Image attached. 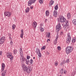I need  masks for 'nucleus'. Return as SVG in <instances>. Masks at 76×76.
Masks as SVG:
<instances>
[{
    "instance_id": "f257e3e1",
    "label": "nucleus",
    "mask_w": 76,
    "mask_h": 76,
    "mask_svg": "<svg viewBox=\"0 0 76 76\" xmlns=\"http://www.w3.org/2000/svg\"><path fill=\"white\" fill-rule=\"evenodd\" d=\"M57 19L59 22H65L66 25H63V28L64 29H65V30L67 29L66 27L67 28H69V22L63 16L61 15L59 16V18H58Z\"/></svg>"
},
{
    "instance_id": "f03ea898",
    "label": "nucleus",
    "mask_w": 76,
    "mask_h": 76,
    "mask_svg": "<svg viewBox=\"0 0 76 76\" xmlns=\"http://www.w3.org/2000/svg\"><path fill=\"white\" fill-rule=\"evenodd\" d=\"M73 48L72 46H67L65 49V51L67 54H69L73 51Z\"/></svg>"
},
{
    "instance_id": "7ed1b4c3",
    "label": "nucleus",
    "mask_w": 76,
    "mask_h": 76,
    "mask_svg": "<svg viewBox=\"0 0 76 76\" xmlns=\"http://www.w3.org/2000/svg\"><path fill=\"white\" fill-rule=\"evenodd\" d=\"M22 68L23 70L25 72L26 71V72L27 73H30L31 72V69L29 67H23Z\"/></svg>"
},
{
    "instance_id": "20e7f679",
    "label": "nucleus",
    "mask_w": 76,
    "mask_h": 76,
    "mask_svg": "<svg viewBox=\"0 0 76 76\" xmlns=\"http://www.w3.org/2000/svg\"><path fill=\"white\" fill-rule=\"evenodd\" d=\"M68 37L66 38V42L67 44H70L71 42V37H70V34L68 33L67 34Z\"/></svg>"
},
{
    "instance_id": "39448f33",
    "label": "nucleus",
    "mask_w": 76,
    "mask_h": 76,
    "mask_svg": "<svg viewBox=\"0 0 76 76\" xmlns=\"http://www.w3.org/2000/svg\"><path fill=\"white\" fill-rule=\"evenodd\" d=\"M56 32H59V31H60L61 29V26L60 23H58L56 26Z\"/></svg>"
},
{
    "instance_id": "423d86ee",
    "label": "nucleus",
    "mask_w": 76,
    "mask_h": 76,
    "mask_svg": "<svg viewBox=\"0 0 76 76\" xmlns=\"http://www.w3.org/2000/svg\"><path fill=\"white\" fill-rule=\"evenodd\" d=\"M7 56L8 58H9L10 60H12L13 59V56L12 55V53L10 52L7 53Z\"/></svg>"
},
{
    "instance_id": "0eeeda50",
    "label": "nucleus",
    "mask_w": 76,
    "mask_h": 76,
    "mask_svg": "<svg viewBox=\"0 0 76 76\" xmlns=\"http://www.w3.org/2000/svg\"><path fill=\"white\" fill-rule=\"evenodd\" d=\"M6 41V38L4 36H3L0 38V44H3Z\"/></svg>"
},
{
    "instance_id": "6e6552de",
    "label": "nucleus",
    "mask_w": 76,
    "mask_h": 76,
    "mask_svg": "<svg viewBox=\"0 0 76 76\" xmlns=\"http://www.w3.org/2000/svg\"><path fill=\"white\" fill-rule=\"evenodd\" d=\"M4 15L7 17H10L12 15V13L6 11L4 12Z\"/></svg>"
},
{
    "instance_id": "1a4fd4ad",
    "label": "nucleus",
    "mask_w": 76,
    "mask_h": 76,
    "mask_svg": "<svg viewBox=\"0 0 76 76\" xmlns=\"http://www.w3.org/2000/svg\"><path fill=\"white\" fill-rule=\"evenodd\" d=\"M37 0H29V1H28V6H31V4L33 3H34Z\"/></svg>"
},
{
    "instance_id": "9d476101",
    "label": "nucleus",
    "mask_w": 76,
    "mask_h": 76,
    "mask_svg": "<svg viewBox=\"0 0 76 76\" xmlns=\"http://www.w3.org/2000/svg\"><path fill=\"white\" fill-rule=\"evenodd\" d=\"M32 26L34 29H35L36 26H37V23L36 21H34L32 23Z\"/></svg>"
},
{
    "instance_id": "9b49d317",
    "label": "nucleus",
    "mask_w": 76,
    "mask_h": 76,
    "mask_svg": "<svg viewBox=\"0 0 76 76\" xmlns=\"http://www.w3.org/2000/svg\"><path fill=\"white\" fill-rule=\"evenodd\" d=\"M53 15L54 17H57V11L56 10H54Z\"/></svg>"
},
{
    "instance_id": "f8f14e48",
    "label": "nucleus",
    "mask_w": 76,
    "mask_h": 76,
    "mask_svg": "<svg viewBox=\"0 0 76 76\" xmlns=\"http://www.w3.org/2000/svg\"><path fill=\"white\" fill-rule=\"evenodd\" d=\"M21 33L20 34V37L21 38H23V29H22L21 30Z\"/></svg>"
},
{
    "instance_id": "ddd939ff",
    "label": "nucleus",
    "mask_w": 76,
    "mask_h": 76,
    "mask_svg": "<svg viewBox=\"0 0 76 76\" xmlns=\"http://www.w3.org/2000/svg\"><path fill=\"white\" fill-rule=\"evenodd\" d=\"M46 16H49V15L50 14V12H49V11L47 10L45 12Z\"/></svg>"
},
{
    "instance_id": "4468645a",
    "label": "nucleus",
    "mask_w": 76,
    "mask_h": 76,
    "mask_svg": "<svg viewBox=\"0 0 76 76\" xmlns=\"http://www.w3.org/2000/svg\"><path fill=\"white\" fill-rule=\"evenodd\" d=\"M70 17H71V15L70 13H68L67 14V18L68 19H70Z\"/></svg>"
},
{
    "instance_id": "2eb2a0df",
    "label": "nucleus",
    "mask_w": 76,
    "mask_h": 76,
    "mask_svg": "<svg viewBox=\"0 0 76 76\" xmlns=\"http://www.w3.org/2000/svg\"><path fill=\"white\" fill-rule=\"evenodd\" d=\"M72 23L73 25H76V19H74L72 21Z\"/></svg>"
},
{
    "instance_id": "dca6fc26",
    "label": "nucleus",
    "mask_w": 76,
    "mask_h": 76,
    "mask_svg": "<svg viewBox=\"0 0 76 76\" xmlns=\"http://www.w3.org/2000/svg\"><path fill=\"white\" fill-rule=\"evenodd\" d=\"M76 38L75 37L73 38L72 39V43H75V42H76Z\"/></svg>"
},
{
    "instance_id": "f3484780",
    "label": "nucleus",
    "mask_w": 76,
    "mask_h": 76,
    "mask_svg": "<svg viewBox=\"0 0 76 76\" xmlns=\"http://www.w3.org/2000/svg\"><path fill=\"white\" fill-rule=\"evenodd\" d=\"M58 32H56L57 35L56 37V39H55L56 40H58V37H59V36L58 35Z\"/></svg>"
},
{
    "instance_id": "a211bd4d",
    "label": "nucleus",
    "mask_w": 76,
    "mask_h": 76,
    "mask_svg": "<svg viewBox=\"0 0 76 76\" xmlns=\"http://www.w3.org/2000/svg\"><path fill=\"white\" fill-rule=\"evenodd\" d=\"M58 4H57L55 6L54 9L55 10H54L57 11V10L58 9Z\"/></svg>"
},
{
    "instance_id": "6ab92c4d",
    "label": "nucleus",
    "mask_w": 76,
    "mask_h": 76,
    "mask_svg": "<svg viewBox=\"0 0 76 76\" xmlns=\"http://www.w3.org/2000/svg\"><path fill=\"white\" fill-rule=\"evenodd\" d=\"M29 9L30 8L28 7H27V8L26 9V10H25V12L26 13L29 12Z\"/></svg>"
},
{
    "instance_id": "aec40b11",
    "label": "nucleus",
    "mask_w": 76,
    "mask_h": 76,
    "mask_svg": "<svg viewBox=\"0 0 76 76\" xmlns=\"http://www.w3.org/2000/svg\"><path fill=\"white\" fill-rule=\"evenodd\" d=\"M53 3H54V1L53 0H51L49 4V5H50L51 6L52 5H53Z\"/></svg>"
},
{
    "instance_id": "412c9836",
    "label": "nucleus",
    "mask_w": 76,
    "mask_h": 76,
    "mask_svg": "<svg viewBox=\"0 0 76 76\" xmlns=\"http://www.w3.org/2000/svg\"><path fill=\"white\" fill-rule=\"evenodd\" d=\"M20 54H23V51L22 48H20Z\"/></svg>"
},
{
    "instance_id": "4be33fe9",
    "label": "nucleus",
    "mask_w": 76,
    "mask_h": 76,
    "mask_svg": "<svg viewBox=\"0 0 76 76\" xmlns=\"http://www.w3.org/2000/svg\"><path fill=\"white\" fill-rule=\"evenodd\" d=\"M17 52H18V50L16 49H14V50H13L14 54L16 55L17 54Z\"/></svg>"
},
{
    "instance_id": "5701e85b",
    "label": "nucleus",
    "mask_w": 76,
    "mask_h": 76,
    "mask_svg": "<svg viewBox=\"0 0 76 76\" xmlns=\"http://www.w3.org/2000/svg\"><path fill=\"white\" fill-rule=\"evenodd\" d=\"M40 31L42 32L44 31V28H42V27H40Z\"/></svg>"
},
{
    "instance_id": "b1692460",
    "label": "nucleus",
    "mask_w": 76,
    "mask_h": 76,
    "mask_svg": "<svg viewBox=\"0 0 76 76\" xmlns=\"http://www.w3.org/2000/svg\"><path fill=\"white\" fill-rule=\"evenodd\" d=\"M36 52L37 54L39 53H40V50H39V49H36Z\"/></svg>"
},
{
    "instance_id": "393cba45",
    "label": "nucleus",
    "mask_w": 76,
    "mask_h": 76,
    "mask_svg": "<svg viewBox=\"0 0 76 76\" xmlns=\"http://www.w3.org/2000/svg\"><path fill=\"white\" fill-rule=\"evenodd\" d=\"M38 1L40 4H42L43 3V0H38Z\"/></svg>"
},
{
    "instance_id": "a878e982",
    "label": "nucleus",
    "mask_w": 76,
    "mask_h": 76,
    "mask_svg": "<svg viewBox=\"0 0 76 76\" xmlns=\"http://www.w3.org/2000/svg\"><path fill=\"white\" fill-rule=\"evenodd\" d=\"M26 58L24 57L23 56V57H22V61L23 62V61H24L25 60Z\"/></svg>"
},
{
    "instance_id": "bb28decb",
    "label": "nucleus",
    "mask_w": 76,
    "mask_h": 76,
    "mask_svg": "<svg viewBox=\"0 0 76 76\" xmlns=\"http://www.w3.org/2000/svg\"><path fill=\"white\" fill-rule=\"evenodd\" d=\"M15 24H13L12 25V29L14 30L15 29Z\"/></svg>"
},
{
    "instance_id": "cd10ccee",
    "label": "nucleus",
    "mask_w": 76,
    "mask_h": 76,
    "mask_svg": "<svg viewBox=\"0 0 76 76\" xmlns=\"http://www.w3.org/2000/svg\"><path fill=\"white\" fill-rule=\"evenodd\" d=\"M46 46H42V48H41V50H44Z\"/></svg>"
},
{
    "instance_id": "c85d7f7f",
    "label": "nucleus",
    "mask_w": 76,
    "mask_h": 76,
    "mask_svg": "<svg viewBox=\"0 0 76 76\" xmlns=\"http://www.w3.org/2000/svg\"><path fill=\"white\" fill-rule=\"evenodd\" d=\"M39 54L38 55V56L39 57H41V52L39 53Z\"/></svg>"
},
{
    "instance_id": "c756f323",
    "label": "nucleus",
    "mask_w": 76,
    "mask_h": 76,
    "mask_svg": "<svg viewBox=\"0 0 76 76\" xmlns=\"http://www.w3.org/2000/svg\"><path fill=\"white\" fill-rule=\"evenodd\" d=\"M58 62H57V61H56L55 62V64L56 66L58 65Z\"/></svg>"
},
{
    "instance_id": "7c9ffc66",
    "label": "nucleus",
    "mask_w": 76,
    "mask_h": 76,
    "mask_svg": "<svg viewBox=\"0 0 76 76\" xmlns=\"http://www.w3.org/2000/svg\"><path fill=\"white\" fill-rule=\"evenodd\" d=\"M50 37V33L48 32V34L47 38H49Z\"/></svg>"
},
{
    "instance_id": "2f4dec72",
    "label": "nucleus",
    "mask_w": 76,
    "mask_h": 76,
    "mask_svg": "<svg viewBox=\"0 0 76 76\" xmlns=\"http://www.w3.org/2000/svg\"><path fill=\"white\" fill-rule=\"evenodd\" d=\"M69 62V59L67 58L66 59V61H65V62L67 63H68Z\"/></svg>"
},
{
    "instance_id": "473e14b6",
    "label": "nucleus",
    "mask_w": 76,
    "mask_h": 76,
    "mask_svg": "<svg viewBox=\"0 0 76 76\" xmlns=\"http://www.w3.org/2000/svg\"><path fill=\"white\" fill-rule=\"evenodd\" d=\"M57 49L58 50H61V47H60V46H58Z\"/></svg>"
},
{
    "instance_id": "72a5a7b5",
    "label": "nucleus",
    "mask_w": 76,
    "mask_h": 76,
    "mask_svg": "<svg viewBox=\"0 0 76 76\" xmlns=\"http://www.w3.org/2000/svg\"><path fill=\"white\" fill-rule=\"evenodd\" d=\"M30 63H31V64H32L33 63V60L32 59H30Z\"/></svg>"
},
{
    "instance_id": "f704fd0d",
    "label": "nucleus",
    "mask_w": 76,
    "mask_h": 76,
    "mask_svg": "<svg viewBox=\"0 0 76 76\" xmlns=\"http://www.w3.org/2000/svg\"><path fill=\"white\" fill-rule=\"evenodd\" d=\"M57 40L55 39L54 42V44L55 45H55H56V44H57Z\"/></svg>"
},
{
    "instance_id": "c9c22d12",
    "label": "nucleus",
    "mask_w": 76,
    "mask_h": 76,
    "mask_svg": "<svg viewBox=\"0 0 76 76\" xmlns=\"http://www.w3.org/2000/svg\"><path fill=\"white\" fill-rule=\"evenodd\" d=\"M1 67H5V64L3 63H2V64Z\"/></svg>"
},
{
    "instance_id": "e433bc0d",
    "label": "nucleus",
    "mask_w": 76,
    "mask_h": 76,
    "mask_svg": "<svg viewBox=\"0 0 76 76\" xmlns=\"http://www.w3.org/2000/svg\"><path fill=\"white\" fill-rule=\"evenodd\" d=\"M4 68H5L4 67H2L1 72H3V70H4Z\"/></svg>"
},
{
    "instance_id": "4c0bfd02",
    "label": "nucleus",
    "mask_w": 76,
    "mask_h": 76,
    "mask_svg": "<svg viewBox=\"0 0 76 76\" xmlns=\"http://www.w3.org/2000/svg\"><path fill=\"white\" fill-rule=\"evenodd\" d=\"M26 58L28 59H29V58H31V57H30V56H29L28 55H27V56Z\"/></svg>"
},
{
    "instance_id": "58836bf2",
    "label": "nucleus",
    "mask_w": 76,
    "mask_h": 76,
    "mask_svg": "<svg viewBox=\"0 0 76 76\" xmlns=\"http://www.w3.org/2000/svg\"><path fill=\"white\" fill-rule=\"evenodd\" d=\"M66 70H64V74H66Z\"/></svg>"
},
{
    "instance_id": "ea45409f",
    "label": "nucleus",
    "mask_w": 76,
    "mask_h": 76,
    "mask_svg": "<svg viewBox=\"0 0 76 76\" xmlns=\"http://www.w3.org/2000/svg\"><path fill=\"white\" fill-rule=\"evenodd\" d=\"M63 71H61L60 72V73L61 75H63Z\"/></svg>"
},
{
    "instance_id": "a19ab883",
    "label": "nucleus",
    "mask_w": 76,
    "mask_h": 76,
    "mask_svg": "<svg viewBox=\"0 0 76 76\" xmlns=\"http://www.w3.org/2000/svg\"><path fill=\"white\" fill-rule=\"evenodd\" d=\"M5 74L3 72H2V76H5Z\"/></svg>"
},
{
    "instance_id": "79ce46f5",
    "label": "nucleus",
    "mask_w": 76,
    "mask_h": 76,
    "mask_svg": "<svg viewBox=\"0 0 76 76\" xmlns=\"http://www.w3.org/2000/svg\"><path fill=\"white\" fill-rule=\"evenodd\" d=\"M60 34H61V35H63L64 34L63 32L61 31V32Z\"/></svg>"
},
{
    "instance_id": "37998d69",
    "label": "nucleus",
    "mask_w": 76,
    "mask_h": 76,
    "mask_svg": "<svg viewBox=\"0 0 76 76\" xmlns=\"http://www.w3.org/2000/svg\"><path fill=\"white\" fill-rule=\"evenodd\" d=\"M13 41H11L10 42V45H13Z\"/></svg>"
},
{
    "instance_id": "c03bdc74",
    "label": "nucleus",
    "mask_w": 76,
    "mask_h": 76,
    "mask_svg": "<svg viewBox=\"0 0 76 76\" xmlns=\"http://www.w3.org/2000/svg\"><path fill=\"white\" fill-rule=\"evenodd\" d=\"M26 63L27 64H28L29 63V61H26Z\"/></svg>"
},
{
    "instance_id": "a18cd8bd",
    "label": "nucleus",
    "mask_w": 76,
    "mask_h": 76,
    "mask_svg": "<svg viewBox=\"0 0 76 76\" xmlns=\"http://www.w3.org/2000/svg\"><path fill=\"white\" fill-rule=\"evenodd\" d=\"M46 53L47 55H49V54H50V53H49V52H48V51H46Z\"/></svg>"
},
{
    "instance_id": "49530a36",
    "label": "nucleus",
    "mask_w": 76,
    "mask_h": 76,
    "mask_svg": "<svg viewBox=\"0 0 76 76\" xmlns=\"http://www.w3.org/2000/svg\"><path fill=\"white\" fill-rule=\"evenodd\" d=\"M2 53H3V52L2 51H0V56H1Z\"/></svg>"
},
{
    "instance_id": "de8ad7c7",
    "label": "nucleus",
    "mask_w": 76,
    "mask_h": 76,
    "mask_svg": "<svg viewBox=\"0 0 76 76\" xmlns=\"http://www.w3.org/2000/svg\"><path fill=\"white\" fill-rule=\"evenodd\" d=\"M29 59H28L27 58V59H26V61H29Z\"/></svg>"
},
{
    "instance_id": "09e8293b",
    "label": "nucleus",
    "mask_w": 76,
    "mask_h": 76,
    "mask_svg": "<svg viewBox=\"0 0 76 76\" xmlns=\"http://www.w3.org/2000/svg\"><path fill=\"white\" fill-rule=\"evenodd\" d=\"M20 57H23V54H20Z\"/></svg>"
},
{
    "instance_id": "8fccbe9b",
    "label": "nucleus",
    "mask_w": 76,
    "mask_h": 76,
    "mask_svg": "<svg viewBox=\"0 0 76 76\" xmlns=\"http://www.w3.org/2000/svg\"><path fill=\"white\" fill-rule=\"evenodd\" d=\"M12 35H11V34H9V35H8V37H11Z\"/></svg>"
},
{
    "instance_id": "3c124183",
    "label": "nucleus",
    "mask_w": 76,
    "mask_h": 76,
    "mask_svg": "<svg viewBox=\"0 0 76 76\" xmlns=\"http://www.w3.org/2000/svg\"><path fill=\"white\" fill-rule=\"evenodd\" d=\"M9 39H10V41H11V40H12V37H9Z\"/></svg>"
},
{
    "instance_id": "603ef678",
    "label": "nucleus",
    "mask_w": 76,
    "mask_h": 76,
    "mask_svg": "<svg viewBox=\"0 0 76 76\" xmlns=\"http://www.w3.org/2000/svg\"><path fill=\"white\" fill-rule=\"evenodd\" d=\"M4 72H3V73H6V70H4Z\"/></svg>"
},
{
    "instance_id": "864d4df0",
    "label": "nucleus",
    "mask_w": 76,
    "mask_h": 76,
    "mask_svg": "<svg viewBox=\"0 0 76 76\" xmlns=\"http://www.w3.org/2000/svg\"><path fill=\"white\" fill-rule=\"evenodd\" d=\"M47 19H46L45 20V23H46L47 22Z\"/></svg>"
},
{
    "instance_id": "5fc2aeb1",
    "label": "nucleus",
    "mask_w": 76,
    "mask_h": 76,
    "mask_svg": "<svg viewBox=\"0 0 76 76\" xmlns=\"http://www.w3.org/2000/svg\"><path fill=\"white\" fill-rule=\"evenodd\" d=\"M31 9H33V7L32 6H31L30 7Z\"/></svg>"
},
{
    "instance_id": "6e6d98bb",
    "label": "nucleus",
    "mask_w": 76,
    "mask_h": 76,
    "mask_svg": "<svg viewBox=\"0 0 76 76\" xmlns=\"http://www.w3.org/2000/svg\"><path fill=\"white\" fill-rule=\"evenodd\" d=\"M24 66H25V64H22V67H23Z\"/></svg>"
},
{
    "instance_id": "4d7b16f0",
    "label": "nucleus",
    "mask_w": 76,
    "mask_h": 76,
    "mask_svg": "<svg viewBox=\"0 0 76 76\" xmlns=\"http://www.w3.org/2000/svg\"><path fill=\"white\" fill-rule=\"evenodd\" d=\"M64 70V69H62L61 71H62L63 72Z\"/></svg>"
},
{
    "instance_id": "13d9d810",
    "label": "nucleus",
    "mask_w": 76,
    "mask_h": 76,
    "mask_svg": "<svg viewBox=\"0 0 76 76\" xmlns=\"http://www.w3.org/2000/svg\"><path fill=\"white\" fill-rule=\"evenodd\" d=\"M47 40H48V41H50V40L49 39H48Z\"/></svg>"
},
{
    "instance_id": "bf43d9fd",
    "label": "nucleus",
    "mask_w": 76,
    "mask_h": 76,
    "mask_svg": "<svg viewBox=\"0 0 76 76\" xmlns=\"http://www.w3.org/2000/svg\"><path fill=\"white\" fill-rule=\"evenodd\" d=\"M20 60H22V57L20 58Z\"/></svg>"
},
{
    "instance_id": "052dcab7",
    "label": "nucleus",
    "mask_w": 76,
    "mask_h": 76,
    "mask_svg": "<svg viewBox=\"0 0 76 76\" xmlns=\"http://www.w3.org/2000/svg\"><path fill=\"white\" fill-rule=\"evenodd\" d=\"M47 42H48V40H47Z\"/></svg>"
},
{
    "instance_id": "680f3d73",
    "label": "nucleus",
    "mask_w": 76,
    "mask_h": 76,
    "mask_svg": "<svg viewBox=\"0 0 76 76\" xmlns=\"http://www.w3.org/2000/svg\"><path fill=\"white\" fill-rule=\"evenodd\" d=\"M35 57H34L33 58V59H35Z\"/></svg>"
},
{
    "instance_id": "e2e57ef3",
    "label": "nucleus",
    "mask_w": 76,
    "mask_h": 76,
    "mask_svg": "<svg viewBox=\"0 0 76 76\" xmlns=\"http://www.w3.org/2000/svg\"><path fill=\"white\" fill-rule=\"evenodd\" d=\"M24 67H26V66H24Z\"/></svg>"
},
{
    "instance_id": "0e129e2a",
    "label": "nucleus",
    "mask_w": 76,
    "mask_h": 76,
    "mask_svg": "<svg viewBox=\"0 0 76 76\" xmlns=\"http://www.w3.org/2000/svg\"><path fill=\"white\" fill-rule=\"evenodd\" d=\"M30 76H32V75H30Z\"/></svg>"
},
{
    "instance_id": "69168bd1",
    "label": "nucleus",
    "mask_w": 76,
    "mask_h": 76,
    "mask_svg": "<svg viewBox=\"0 0 76 76\" xmlns=\"http://www.w3.org/2000/svg\"><path fill=\"white\" fill-rule=\"evenodd\" d=\"M31 56H32V55H31Z\"/></svg>"
},
{
    "instance_id": "338daca9",
    "label": "nucleus",
    "mask_w": 76,
    "mask_h": 76,
    "mask_svg": "<svg viewBox=\"0 0 76 76\" xmlns=\"http://www.w3.org/2000/svg\"><path fill=\"white\" fill-rule=\"evenodd\" d=\"M63 63H62V64H63Z\"/></svg>"
},
{
    "instance_id": "774afa93",
    "label": "nucleus",
    "mask_w": 76,
    "mask_h": 76,
    "mask_svg": "<svg viewBox=\"0 0 76 76\" xmlns=\"http://www.w3.org/2000/svg\"><path fill=\"white\" fill-rule=\"evenodd\" d=\"M46 37H47V35H46Z\"/></svg>"
}]
</instances>
